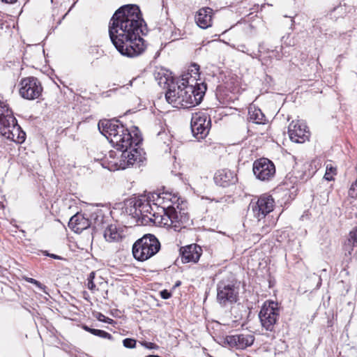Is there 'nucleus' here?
Here are the masks:
<instances>
[{
	"label": "nucleus",
	"instance_id": "3",
	"mask_svg": "<svg viewBox=\"0 0 357 357\" xmlns=\"http://www.w3.org/2000/svg\"><path fill=\"white\" fill-rule=\"evenodd\" d=\"M188 83L187 75H183L180 84L173 85L167 91L165 98L173 107L190 108L202 102L206 91V84L196 83L193 86Z\"/></svg>",
	"mask_w": 357,
	"mask_h": 357
},
{
	"label": "nucleus",
	"instance_id": "14",
	"mask_svg": "<svg viewBox=\"0 0 357 357\" xmlns=\"http://www.w3.org/2000/svg\"><path fill=\"white\" fill-rule=\"evenodd\" d=\"M255 341V337L250 334H236L227 335L225 342L230 347L237 349H244L251 346Z\"/></svg>",
	"mask_w": 357,
	"mask_h": 357
},
{
	"label": "nucleus",
	"instance_id": "41",
	"mask_svg": "<svg viewBox=\"0 0 357 357\" xmlns=\"http://www.w3.org/2000/svg\"><path fill=\"white\" fill-rule=\"evenodd\" d=\"M83 328H84V330H85L87 332H89L90 333H91V331L93 330V328H91L86 325L83 326Z\"/></svg>",
	"mask_w": 357,
	"mask_h": 357
},
{
	"label": "nucleus",
	"instance_id": "11",
	"mask_svg": "<svg viewBox=\"0 0 357 357\" xmlns=\"http://www.w3.org/2000/svg\"><path fill=\"white\" fill-rule=\"evenodd\" d=\"M252 171L257 179L261 181H268L275 174V167L271 160L261 158L253 162Z\"/></svg>",
	"mask_w": 357,
	"mask_h": 357
},
{
	"label": "nucleus",
	"instance_id": "13",
	"mask_svg": "<svg viewBox=\"0 0 357 357\" xmlns=\"http://www.w3.org/2000/svg\"><path fill=\"white\" fill-rule=\"evenodd\" d=\"M179 204L176 206L168 205L164 207V215L162 216V222L167 227L173 228L175 231H178L183 225L179 221V214L178 208ZM185 226H183L184 227Z\"/></svg>",
	"mask_w": 357,
	"mask_h": 357
},
{
	"label": "nucleus",
	"instance_id": "1",
	"mask_svg": "<svg viewBox=\"0 0 357 357\" xmlns=\"http://www.w3.org/2000/svg\"><path fill=\"white\" fill-rule=\"evenodd\" d=\"M146 24L137 5L119 8L113 15L109 25L112 43L123 56L132 58L142 54L145 49L144 34Z\"/></svg>",
	"mask_w": 357,
	"mask_h": 357
},
{
	"label": "nucleus",
	"instance_id": "44",
	"mask_svg": "<svg viewBox=\"0 0 357 357\" xmlns=\"http://www.w3.org/2000/svg\"><path fill=\"white\" fill-rule=\"evenodd\" d=\"M102 317L105 318V316H104L103 314H100V315H99V317H98V319H99L100 321H105L104 319H102Z\"/></svg>",
	"mask_w": 357,
	"mask_h": 357
},
{
	"label": "nucleus",
	"instance_id": "4",
	"mask_svg": "<svg viewBox=\"0 0 357 357\" xmlns=\"http://www.w3.org/2000/svg\"><path fill=\"white\" fill-rule=\"evenodd\" d=\"M0 134L18 144L24 142L26 138V134L17 124L12 109L6 101L1 100H0Z\"/></svg>",
	"mask_w": 357,
	"mask_h": 357
},
{
	"label": "nucleus",
	"instance_id": "49",
	"mask_svg": "<svg viewBox=\"0 0 357 357\" xmlns=\"http://www.w3.org/2000/svg\"><path fill=\"white\" fill-rule=\"evenodd\" d=\"M355 169H356V173H357V165H356V168H355Z\"/></svg>",
	"mask_w": 357,
	"mask_h": 357
},
{
	"label": "nucleus",
	"instance_id": "5",
	"mask_svg": "<svg viewBox=\"0 0 357 357\" xmlns=\"http://www.w3.org/2000/svg\"><path fill=\"white\" fill-rule=\"evenodd\" d=\"M160 249L158 239L153 234H147L133 244L132 255L136 260L144 261L156 255Z\"/></svg>",
	"mask_w": 357,
	"mask_h": 357
},
{
	"label": "nucleus",
	"instance_id": "37",
	"mask_svg": "<svg viewBox=\"0 0 357 357\" xmlns=\"http://www.w3.org/2000/svg\"><path fill=\"white\" fill-rule=\"evenodd\" d=\"M33 284L36 285L37 287H38L40 289L43 290L44 292H45L46 287L40 283L39 281L35 280Z\"/></svg>",
	"mask_w": 357,
	"mask_h": 357
},
{
	"label": "nucleus",
	"instance_id": "6",
	"mask_svg": "<svg viewBox=\"0 0 357 357\" xmlns=\"http://www.w3.org/2000/svg\"><path fill=\"white\" fill-rule=\"evenodd\" d=\"M217 302L226 307L235 303L238 298V288L232 282L220 280L217 284Z\"/></svg>",
	"mask_w": 357,
	"mask_h": 357
},
{
	"label": "nucleus",
	"instance_id": "42",
	"mask_svg": "<svg viewBox=\"0 0 357 357\" xmlns=\"http://www.w3.org/2000/svg\"><path fill=\"white\" fill-rule=\"evenodd\" d=\"M3 2L7 3H15L17 0H1Z\"/></svg>",
	"mask_w": 357,
	"mask_h": 357
},
{
	"label": "nucleus",
	"instance_id": "30",
	"mask_svg": "<svg viewBox=\"0 0 357 357\" xmlns=\"http://www.w3.org/2000/svg\"><path fill=\"white\" fill-rule=\"evenodd\" d=\"M190 68V77H192L194 80H197V77L199 76V66L193 63Z\"/></svg>",
	"mask_w": 357,
	"mask_h": 357
},
{
	"label": "nucleus",
	"instance_id": "16",
	"mask_svg": "<svg viewBox=\"0 0 357 357\" xmlns=\"http://www.w3.org/2000/svg\"><path fill=\"white\" fill-rule=\"evenodd\" d=\"M202 248L196 244L183 247L181 249V260L183 263H196L200 258Z\"/></svg>",
	"mask_w": 357,
	"mask_h": 357
},
{
	"label": "nucleus",
	"instance_id": "18",
	"mask_svg": "<svg viewBox=\"0 0 357 357\" xmlns=\"http://www.w3.org/2000/svg\"><path fill=\"white\" fill-rule=\"evenodd\" d=\"M213 10L211 8L205 7L199 10L195 15L197 24L202 29H206L211 26Z\"/></svg>",
	"mask_w": 357,
	"mask_h": 357
},
{
	"label": "nucleus",
	"instance_id": "15",
	"mask_svg": "<svg viewBox=\"0 0 357 357\" xmlns=\"http://www.w3.org/2000/svg\"><path fill=\"white\" fill-rule=\"evenodd\" d=\"M236 181L237 178L234 172L227 169L217 171L214 176L215 183L223 188L234 184Z\"/></svg>",
	"mask_w": 357,
	"mask_h": 357
},
{
	"label": "nucleus",
	"instance_id": "25",
	"mask_svg": "<svg viewBox=\"0 0 357 357\" xmlns=\"http://www.w3.org/2000/svg\"><path fill=\"white\" fill-rule=\"evenodd\" d=\"M133 207L135 208L134 213L136 216L144 215V213H149L151 208L148 202H143L142 200H135Z\"/></svg>",
	"mask_w": 357,
	"mask_h": 357
},
{
	"label": "nucleus",
	"instance_id": "36",
	"mask_svg": "<svg viewBox=\"0 0 357 357\" xmlns=\"http://www.w3.org/2000/svg\"><path fill=\"white\" fill-rule=\"evenodd\" d=\"M33 284L36 285L37 287H38L40 289L43 290L44 292H45L46 287L40 283L39 281L35 280Z\"/></svg>",
	"mask_w": 357,
	"mask_h": 357
},
{
	"label": "nucleus",
	"instance_id": "9",
	"mask_svg": "<svg viewBox=\"0 0 357 357\" xmlns=\"http://www.w3.org/2000/svg\"><path fill=\"white\" fill-rule=\"evenodd\" d=\"M261 326L266 331H273L279 318V310L274 302L265 303L259 313Z\"/></svg>",
	"mask_w": 357,
	"mask_h": 357
},
{
	"label": "nucleus",
	"instance_id": "48",
	"mask_svg": "<svg viewBox=\"0 0 357 357\" xmlns=\"http://www.w3.org/2000/svg\"><path fill=\"white\" fill-rule=\"evenodd\" d=\"M61 20H59V22H58V24H60V23H61Z\"/></svg>",
	"mask_w": 357,
	"mask_h": 357
},
{
	"label": "nucleus",
	"instance_id": "43",
	"mask_svg": "<svg viewBox=\"0 0 357 357\" xmlns=\"http://www.w3.org/2000/svg\"><path fill=\"white\" fill-rule=\"evenodd\" d=\"M34 280H35V279L31 278H28L26 279V281H27L28 282L31 283V284L33 283Z\"/></svg>",
	"mask_w": 357,
	"mask_h": 357
},
{
	"label": "nucleus",
	"instance_id": "38",
	"mask_svg": "<svg viewBox=\"0 0 357 357\" xmlns=\"http://www.w3.org/2000/svg\"><path fill=\"white\" fill-rule=\"evenodd\" d=\"M33 284L36 285L37 287H38L40 289L43 290L44 292H45L46 287L40 283L39 281L35 280Z\"/></svg>",
	"mask_w": 357,
	"mask_h": 357
},
{
	"label": "nucleus",
	"instance_id": "20",
	"mask_svg": "<svg viewBox=\"0 0 357 357\" xmlns=\"http://www.w3.org/2000/svg\"><path fill=\"white\" fill-rule=\"evenodd\" d=\"M122 231L116 225H109L105 229L103 236L107 242H119L123 238Z\"/></svg>",
	"mask_w": 357,
	"mask_h": 357
},
{
	"label": "nucleus",
	"instance_id": "29",
	"mask_svg": "<svg viewBox=\"0 0 357 357\" xmlns=\"http://www.w3.org/2000/svg\"><path fill=\"white\" fill-rule=\"evenodd\" d=\"M94 278H95V273L91 272L87 278V280H88L87 287L89 289H90L92 291H94L96 290V284L93 282Z\"/></svg>",
	"mask_w": 357,
	"mask_h": 357
},
{
	"label": "nucleus",
	"instance_id": "19",
	"mask_svg": "<svg viewBox=\"0 0 357 357\" xmlns=\"http://www.w3.org/2000/svg\"><path fill=\"white\" fill-rule=\"evenodd\" d=\"M153 198L156 202V204L161 205L163 211L165 206H176L178 204L177 203L178 198L176 195L167 192H155L153 195Z\"/></svg>",
	"mask_w": 357,
	"mask_h": 357
},
{
	"label": "nucleus",
	"instance_id": "8",
	"mask_svg": "<svg viewBox=\"0 0 357 357\" xmlns=\"http://www.w3.org/2000/svg\"><path fill=\"white\" fill-rule=\"evenodd\" d=\"M211 118L206 112H198L192 115L191 119V130L198 140L205 138L211 128Z\"/></svg>",
	"mask_w": 357,
	"mask_h": 357
},
{
	"label": "nucleus",
	"instance_id": "40",
	"mask_svg": "<svg viewBox=\"0 0 357 357\" xmlns=\"http://www.w3.org/2000/svg\"><path fill=\"white\" fill-rule=\"evenodd\" d=\"M298 183V181H294V178H291L289 180V185L287 186L289 187H294V185H296Z\"/></svg>",
	"mask_w": 357,
	"mask_h": 357
},
{
	"label": "nucleus",
	"instance_id": "21",
	"mask_svg": "<svg viewBox=\"0 0 357 357\" xmlns=\"http://www.w3.org/2000/svg\"><path fill=\"white\" fill-rule=\"evenodd\" d=\"M357 246V227L352 229L344 243V250L346 254L351 255L354 250V248Z\"/></svg>",
	"mask_w": 357,
	"mask_h": 357
},
{
	"label": "nucleus",
	"instance_id": "2",
	"mask_svg": "<svg viewBox=\"0 0 357 357\" xmlns=\"http://www.w3.org/2000/svg\"><path fill=\"white\" fill-rule=\"evenodd\" d=\"M134 136L119 121L116 119L102 120L98 123V130L111 144L121 153L122 161L127 165H133L138 159V152L132 147L139 144L142 138L138 134V129L135 128Z\"/></svg>",
	"mask_w": 357,
	"mask_h": 357
},
{
	"label": "nucleus",
	"instance_id": "23",
	"mask_svg": "<svg viewBox=\"0 0 357 357\" xmlns=\"http://www.w3.org/2000/svg\"><path fill=\"white\" fill-rule=\"evenodd\" d=\"M249 121L257 123L263 124L265 121V116L260 109L255 107H250L248 109Z\"/></svg>",
	"mask_w": 357,
	"mask_h": 357
},
{
	"label": "nucleus",
	"instance_id": "17",
	"mask_svg": "<svg viewBox=\"0 0 357 357\" xmlns=\"http://www.w3.org/2000/svg\"><path fill=\"white\" fill-rule=\"evenodd\" d=\"M91 225L90 221L83 214L77 213L72 216L68 222V227L75 233H81Z\"/></svg>",
	"mask_w": 357,
	"mask_h": 357
},
{
	"label": "nucleus",
	"instance_id": "31",
	"mask_svg": "<svg viewBox=\"0 0 357 357\" xmlns=\"http://www.w3.org/2000/svg\"><path fill=\"white\" fill-rule=\"evenodd\" d=\"M349 195L351 198L357 197V178L356 181L351 184L349 190Z\"/></svg>",
	"mask_w": 357,
	"mask_h": 357
},
{
	"label": "nucleus",
	"instance_id": "22",
	"mask_svg": "<svg viewBox=\"0 0 357 357\" xmlns=\"http://www.w3.org/2000/svg\"><path fill=\"white\" fill-rule=\"evenodd\" d=\"M155 77L158 81V84L161 87H167V90L170 86L175 85L173 77L167 72L165 73L163 70L159 71L155 73Z\"/></svg>",
	"mask_w": 357,
	"mask_h": 357
},
{
	"label": "nucleus",
	"instance_id": "26",
	"mask_svg": "<svg viewBox=\"0 0 357 357\" xmlns=\"http://www.w3.org/2000/svg\"><path fill=\"white\" fill-rule=\"evenodd\" d=\"M337 174V169L333 167L331 164H328L326 167V173L324 178L328 181H333L334 176Z\"/></svg>",
	"mask_w": 357,
	"mask_h": 357
},
{
	"label": "nucleus",
	"instance_id": "12",
	"mask_svg": "<svg viewBox=\"0 0 357 357\" xmlns=\"http://www.w3.org/2000/svg\"><path fill=\"white\" fill-rule=\"evenodd\" d=\"M288 133L292 142L303 143L309 138V131L305 123L297 120L292 121L288 126Z\"/></svg>",
	"mask_w": 357,
	"mask_h": 357
},
{
	"label": "nucleus",
	"instance_id": "35",
	"mask_svg": "<svg viewBox=\"0 0 357 357\" xmlns=\"http://www.w3.org/2000/svg\"><path fill=\"white\" fill-rule=\"evenodd\" d=\"M33 284L36 285L37 287H38L40 289L43 290L44 292H45L46 287L40 283L39 281L35 280Z\"/></svg>",
	"mask_w": 357,
	"mask_h": 357
},
{
	"label": "nucleus",
	"instance_id": "10",
	"mask_svg": "<svg viewBox=\"0 0 357 357\" xmlns=\"http://www.w3.org/2000/svg\"><path fill=\"white\" fill-rule=\"evenodd\" d=\"M20 86L19 93L26 100L38 98L43 91L40 82L34 77L23 78L20 82Z\"/></svg>",
	"mask_w": 357,
	"mask_h": 357
},
{
	"label": "nucleus",
	"instance_id": "34",
	"mask_svg": "<svg viewBox=\"0 0 357 357\" xmlns=\"http://www.w3.org/2000/svg\"><path fill=\"white\" fill-rule=\"evenodd\" d=\"M160 296L163 299H168L171 297L172 294L167 290H162L160 291Z\"/></svg>",
	"mask_w": 357,
	"mask_h": 357
},
{
	"label": "nucleus",
	"instance_id": "39",
	"mask_svg": "<svg viewBox=\"0 0 357 357\" xmlns=\"http://www.w3.org/2000/svg\"><path fill=\"white\" fill-rule=\"evenodd\" d=\"M43 254L45 256H48V257H50L51 258H53V259H62L61 257H60L59 255H54V254H50L47 251H44Z\"/></svg>",
	"mask_w": 357,
	"mask_h": 357
},
{
	"label": "nucleus",
	"instance_id": "27",
	"mask_svg": "<svg viewBox=\"0 0 357 357\" xmlns=\"http://www.w3.org/2000/svg\"><path fill=\"white\" fill-rule=\"evenodd\" d=\"M178 213L179 214V221L183 225L186 224L189 220L188 213L186 212L185 209L182 206V205L179 204V208H178Z\"/></svg>",
	"mask_w": 357,
	"mask_h": 357
},
{
	"label": "nucleus",
	"instance_id": "32",
	"mask_svg": "<svg viewBox=\"0 0 357 357\" xmlns=\"http://www.w3.org/2000/svg\"><path fill=\"white\" fill-rule=\"evenodd\" d=\"M123 344L126 348L132 349L135 347L136 340L132 338H126L123 341Z\"/></svg>",
	"mask_w": 357,
	"mask_h": 357
},
{
	"label": "nucleus",
	"instance_id": "24",
	"mask_svg": "<svg viewBox=\"0 0 357 357\" xmlns=\"http://www.w3.org/2000/svg\"><path fill=\"white\" fill-rule=\"evenodd\" d=\"M294 178V181L300 182H304L307 180L306 174L304 171L294 170L289 172L284 178V185L286 186L289 185V180Z\"/></svg>",
	"mask_w": 357,
	"mask_h": 357
},
{
	"label": "nucleus",
	"instance_id": "45",
	"mask_svg": "<svg viewBox=\"0 0 357 357\" xmlns=\"http://www.w3.org/2000/svg\"><path fill=\"white\" fill-rule=\"evenodd\" d=\"M180 284H181V282H180V281H178V282L176 283L175 286H176V287H178V286H179Z\"/></svg>",
	"mask_w": 357,
	"mask_h": 357
},
{
	"label": "nucleus",
	"instance_id": "7",
	"mask_svg": "<svg viewBox=\"0 0 357 357\" xmlns=\"http://www.w3.org/2000/svg\"><path fill=\"white\" fill-rule=\"evenodd\" d=\"M274 206V199L268 194L261 195L257 201L252 199L250 204L253 215L258 221L264 219L266 215L273 211Z\"/></svg>",
	"mask_w": 357,
	"mask_h": 357
},
{
	"label": "nucleus",
	"instance_id": "46",
	"mask_svg": "<svg viewBox=\"0 0 357 357\" xmlns=\"http://www.w3.org/2000/svg\"><path fill=\"white\" fill-rule=\"evenodd\" d=\"M132 81H133V80L130 81L129 84H128L127 85L132 86Z\"/></svg>",
	"mask_w": 357,
	"mask_h": 357
},
{
	"label": "nucleus",
	"instance_id": "33",
	"mask_svg": "<svg viewBox=\"0 0 357 357\" xmlns=\"http://www.w3.org/2000/svg\"><path fill=\"white\" fill-rule=\"evenodd\" d=\"M141 344L145 348L149 349H158L159 348L156 344L150 342H142Z\"/></svg>",
	"mask_w": 357,
	"mask_h": 357
},
{
	"label": "nucleus",
	"instance_id": "28",
	"mask_svg": "<svg viewBox=\"0 0 357 357\" xmlns=\"http://www.w3.org/2000/svg\"><path fill=\"white\" fill-rule=\"evenodd\" d=\"M91 334H93V335H96V336H98L102 338H105V339H108V340L112 339V336L111 334H109V333H107L105 331L100 330V329L93 328V330L91 331Z\"/></svg>",
	"mask_w": 357,
	"mask_h": 357
},
{
	"label": "nucleus",
	"instance_id": "47",
	"mask_svg": "<svg viewBox=\"0 0 357 357\" xmlns=\"http://www.w3.org/2000/svg\"><path fill=\"white\" fill-rule=\"evenodd\" d=\"M281 56H278V57L277 58L278 60L280 59Z\"/></svg>",
	"mask_w": 357,
	"mask_h": 357
}]
</instances>
